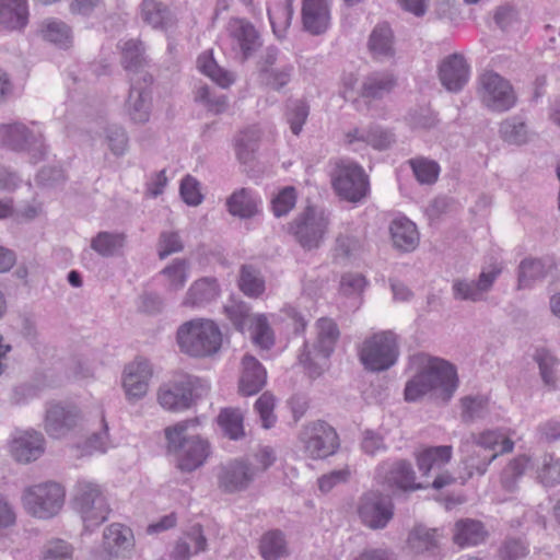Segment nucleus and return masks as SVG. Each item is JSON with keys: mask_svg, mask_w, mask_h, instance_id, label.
<instances>
[{"mask_svg": "<svg viewBox=\"0 0 560 560\" xmlns=\"http://www.w3.org/2000/svg\"><path fill=\"white\" fill-rule=\"evenodd\" d=\"M417 373L407 382L405 399L416 401L427 394L448 401L458 386L456 369L450 362L419 353L412 358Z\"/></svg>", "mask_w": 560, "mask_h": 560, "instance_id": "1", "label": "nucleus"}, {"mask_svg": "<svg viewBox=\"0 0 560 560\" xmlns=\"http://www.w3.org/2000/svg\"><path fill=\"white\" fill-rule=\"evenodd\" d=\"M196 420H186L165 429L167 451L176 457L177 467L182 471L191 472L203 465L210 453L207 441L198 435H188L189 425Z\"/></svg>", "mask_w": 560, "mask_h": 560, "instance_id": "2", "label": "nucleus"}, {"mask_svg": "<svg viewBox=\"0 0 560 560\" xmlns=\"http://www.w3.org/2000/svg\"><path fill=\"white\" fill-rule=\"evenodd\" d=\"M179 349L196 358L217 353L222 345V334L210 319L196 318L182 324L177 329Z\"/></svg>", "mask_w": 560, "mask_h": 560, "instance_id": "3", "label": "nucleus"}, {"mask_svg": "<svg viewBox=\"0 0 560 560\" xmlns=\"http://www.w3.org/2000/svg\"><path fill=\"white\" fill-rule=\"evenodd\" d=\"M330 224V213L315 206H307L289 224L288 232L305 250L317 249L324 242Z\"/></svg>", "mask_w": 560, "mask_h": 560, "instance_id": "4", "label": "nucleus"}, {"mask_svg": "<svg viewBox=\"0 0 560 560\" xmlns=\"http://www.w3.org/2000/svg\"><path fill=\"white\" fill-rule=\"evenodd\" d=\"M72 504L80 514L84 527L90 530L103 524L110 512L102 487L89 480L77 482Z\"/></svg>", "mask_w": 560, "mask_h": 560, "instance_id": "5", "label": "nucleus"}, {"mask_svg": "<svg viewBox=\"0 0 560 560\" xmlns=\"http://www.w3.org/2000/svg\"><path fill=\"white\" fill-rule=\"evenodd\" d=\"M316 326L317 339L313 345V351L305 343L304 351L299 357L300 362L308 370L313 377L319 376L323 373L339 338V329L334 320L319 318Z\"/></svg>", "mask_w": 560, "mask_h": 560, "instance_id": "6", "label": "nucleus"}, {"mask_svg": "<svg viewBox=\"0 0 560 560\" xmlns=\"http://www.w3.org/2000/svg\"><path fill=\"white\" fill-rule=\"evenodd\" d=\"M396 335L390 331L376 332L365 339L361 350L360 360L365 369L380 372L393 366L398 358Z\"/></svg>", "mask_w": 560, "mask_h": 560, "instance_id": "7", "label": "nucleus"}, {"mask_svg": "<svg viewBox=\"0 0 560 560\" xmlns=\"http://www.w3.org/2000/svg\"><path fill=\"white\" fill-rule=\"evenodd\" d=\"M331 184L337 195L349 202H359L369 191V179L363 168L349 161L336 164Z\"/></svg>", "mask_w": 560, "mask_h": 560, "instance_id": "8", "label": "nucleus"}, {"mask_svg": "<svg viewBox=\"0 0 560 560\" xmlns=\"http://www.w3.org/2000/svg\"><path fill=\"white\" fill-rule=\"evenodd\" d=\"M27 511L38 518H50L62 508L65 491L57 482H44L27 488L23 495Z\"/></svg>", "mask_w": 560, "mask_h": 560, "instance_id": "9", "label": "nucleus"}, {"mask_svg": "<svg viewBox=\"0 0 560 560\" xmlns=\"http://www.w3.org/2000/svg\"><path fill=\"white\" fill-rule=\"evenodd\" d=\"M478 93L481 103L495 113L510 110L517 101L512 84L493 71L480 75Z\"/></svg>", "mask_w": 560, "mask_h": 560, "instance_id": "10", "label": "nucleus"}, {"mask_svg": "<svg viewBox=\"0 0 560 560\" xmlns=\"http://www.w3.org/2000/svg\"><path fill=\"white\" fill-rule=\"evenodd\" d=\"M300 441L305 453L314 458H326L336 453L339 447L337 432L325 421H316L303 428Z\"/></svg>", "mask_w": 560, "mask_h": 560, "instance_id": "11", "label": "nucleus"}, {"mask_svg": "<svg viewBox=\"0 0 560 560\" xmlns=\"http://www.w3.org/2000/svg\"><path fill=\"white\" fill-rule=\"evenodd\" d=\"M0 144L13 151H28L34 163L44 159L46 147L40 133H34L22 122L0 126Z\"/></svg>", "mask_w": 560, "mask_h": 560, "instance_id": "12", "label": "nucleus"}, {"mask_svg": "<svg viewBox=\"0 0 560 560\" xmlns=\"http://www.w3.org/2000/svg\"><path fill=\"white\" fill-rule=\"evenodd\" d=\"M358 514L368 527L382 529L394 516L392 499L377 491L364 493L359 502Z\"/></svg>", "mask_w": 560, "mask_h": 560, "instance_id": "13", "label": "nucleus"}, {"mask_svg": "<svg viewBox=\"0 0 560 560\" xmlns=\"http://www.w3.org/2000/svg\"><path fill=\"white\" fill-rule=\"evenodd\" d=\"M197 378L185 375L179 380L170 381L160 386L158 401L170 411H182L190 408L195 401Z\"/></svg>", "mask_w": 560, "mask_h": 560, "instance_id": "14", "label": "nucleus"}, {"mask_svg": "<svg viewBox=\"0 0 560 560\" xmlns=\"http://www.w3.org/2000/svg\"><path fill=\"white\" fill-rule=\"evenodd\" d=\"M500 272V269L494 268L490 271H482L477 280L455 278L452 281V293L454 300L472 303L485 301L487 293L491 290Z\"/></svg>", "mask_w": 560, "mask_h": 560, "instance_id": "15", "label": "nucleus"}, {"mask_svg": "<svg viewBox=\"0 0 560 560\" xmlns=\"http://www.w3.org/2000/svg\"><path fill=\"white\" fill-rule=\"evenodd\" d=\"M81 420L79 408L72 404L54 402L46 409L45 430L49 436L59 439L73 430Z\"/></svg>", "mask_w": 560, "mask_h": 560, "instance_id": "16", "label": "nucleus"}, {"mask_svg": "<svg viewBox=\"0 0 560 560\" xmlns=\"http://www.w3.org/2000/svg\"><path fill=\"white\" fill-rule=\"evenodd\" d=\"M151 377L152 368L145 359H136L133 362L126 365L124 370L122 387L130 402H136L147 395Z\"/></svg>", "mask_w": 560, "mask_h": 560, "instance_id": "17", "label": "nucleus"}, {"mask_svg": "<svg viewBox=\"0 0 560 560\" xmlns=\"http://www.w3.org/2000/svg\"><path fill=\"white\" fill-rule=\"evenodd\" d=\"M254 469L244 460L235 459L222 465L218 471V486L226 493L240 492L254 480Z\"/></svg>", "mask_w": 560, "mask_h": 560, "instance_id": "18", "label": "nucleus"}, {"mask_svg": "<svg viewBox=\"0 0 560 560\" xmlns=\"http://www.w3.org/2000/svg\"><path fill=\"white\" fill-rule=\"evenodd\" d=\"M441 84L452 93H458L469 80V66L460 54H452L439 67Z\"/></svg>", "mask_w": 560, "mask_h": 560, "instance_id": "19", "label": "nucleus"}, {"mask_svg": "<svg viewBox=\"0 0 560 560\" xmlns=\"http://www.w3.org/2000/svg\"><path fill=\"white\" fill-rule=\"evenodd\" d=\"M149 86L142 81L130 78V91L125 107L133 122L144 124L150 118L151 92Z\"/></svg>", "mask_w": 560, "mask_h": 560, "instance_id": "20", "label": "nucleus"}, {"mask_svg": "<svg viewBox=\"0 0 560 560\" xmlns=\"http://www.w3.org/2000/svg\"><path fill=\"white\" fill-rule=\"evenodd\" d=\"M303 28L312 35L324 34L330 25V3L328 0H303Z\"/></svg>", "mask_w": 560, "mask_h": 560, "instance_id": "21", "label": "nucleus"}, {"mask_svg": "<svg viewBox=\"0 0 560 560\" xmlns=\"http://www.w3.org/2000/svg\"><path fill=\"white\" fill-rule=\"evenodd\" d=\"M230 36L238 46L243 59H247L261 46V38L255 26L244 20L234 19L229 24Z\"/></svg>", "mask_w": 560, "mask_h": 560, "instance_id": "22", "label": "nucleus"}, {"mask_svg": "<svg viewBox=\"0 0 560 560\" xmlns=\"http://www.w3.org/2000/svg\"><path fill=\"white\" fill-rule=\"evenodd\" d=\"M121 62L124 68L132 72L130 78L142 81L147 85L152 83V75L143 71L145 65L144 47L141 40L129 39L121 47Z\"/></svg>", "mask_w": 560, "mask_h": 560, "instance_id": "23", "label": "nucleus"}, {"mask_svg": "<svg viewBox=\"0 0 560 560\" xmlns=\"http://www.w3.org/2000/svg\"><path fill=\"white\" fill-rule=\"evenodd\" d=\"M440 537L436 528L417 524L408 533L406 549L411 555H433L440 548Z\"/></svg>", "mask_w": 560, "mask_h": 560, "instance_id": "24", "label": "nucleus"}, {"mask_svg": "<svg viewBox=\"0 0 560 560\" xmlns=\"http://www.w3.org/2000/svg\"><path fill=\"white\" fill-rule=\"evenodd\" d=\"M44 442L42 433L25 431L12 441V455L20 463L36 460L44 453Z\"/></svg>", "mask_w": 560, "mask_h": 560, "instance_id": "25", "label": "nucleus"}, {"mask_svg": "<svg viewBox=\"0 0 560 560\" xmlns=\"http://www.w3.org/2000/svg\"><path fill=\"white\" fill-rule=\"evenodd\" d=\"M243 372L240 378V393L252 396L260 392L266 384L267 373L260 362L253 355L246 354L242 360Z\"/></svg>", "mask_w": 560, "mask_h": 560, "instance_id": "26", "label": "nucleus"}, {"mask_svg": "<svg viewBox=\"0 0 560 560\" xmlns=\"http://www.w3.org/2000/svg\"><path fill=\"white\" fill-rule=\"evenodd\" d=\"M140 16L147 25L164 32L175 24V18L168 7L159 0H142Z\"/></svg>", "mask_w": 560, "mask_h": 560, "instance_id": "27", "label": "nucleus"}, {"mask_svg": "<svg viewBox=\"0 0 560 560\" xmlns=\"http://www.w3.org/2000/svg\"><path fill=\"white\" fill-rule=\"evenodd\" d=\"M389 232L393 245L400 252H412L419 245V233L416 224L407 218L392 221Z\"/></svg>", "mask_w": 560, "mask_h": 560, "instance_id": "28", "label": "nucleus"}, {"mask_svg": "<svg viewBox=\"0 0 560 560\" xmlns=\"http://www.w3.org/2000/svg\"><path fill=\"white\" fill-rule=\"evenodd\" d=\"M488 533L480 521L462 518L453 529V540L459 547L477 546L485 541Z\"/></svg>", "mask_w": 560, "mask_h": 560, "instance_id": "29", "label": "nucleus"}, {"mask_svg": "<svg viewBox=\"0 0 560 560\" xmlns=\"http://www.w3.org/2000/svg\"><path fill=\"white\" fill-rule=\"evenodd\" d=\"M28 22L26 0H0V25L7 30H22Z\"/></svg>", "mask_w": 560, "mask_h": 560, "instance_id": "30", "label": "nucleus"}, {"mask_svg": "<svg viewBox=\"0 0 560 560\" xmlns=\"http://www.w3.org/2000/svg\"><path fill=\"white\" fill-rule=\"evenodd\" d=\"M39 36L61 49L72 45V31L63 21L48 18L38 24Z\"/></svg>", "mask_w": 560, "mask_h": 560, "instance_id": "31", "label": "nucleus"}, {"mask_svg": "<svg viewBox=\"0 0 560 560\" xmlns=\"http://www.w3.org/2000/svg\"><path fill=\"white\" fill-rule=\"evenodd\" d=\"M219 295V287L215 279L201 278L196 280L188 289L183 305L200 307L214 301Z\"/></svg>", "mask_w": 560, "mask_h": 560, "instance_id": "32", "label": "nucleus"}, {"mask_svg": "<svg viewBox=\"0 0 560 560\" xmlns=\"http://www.w3.org/2000/svg\"><path fill=\"white\" fill-rule=\"evenodd\" d=\"M127 242L124 232L101 231L91 238L90 247L103 258L118 256Z\"/></svg>", "mask_w": 560, "mask_h": 560, "instance_id": "33", "label": "nucleus"}, {"mask_svg": "<svg viewBox=\"0 0 560 560\" xmlns=\"http://www.w3.org/2000/svg\"><path fill=\"white\" fill-rule=\"evenodd\" d=\"M104 547L115 557H122L132 547V534L121 524H110L104 530Z\"/></svg>", "mask_w": 560, "mask_h": 560, "instance_id": "34", "label": "nucleus"}, {"mask_svg": "<svg viewBox=\"0 0 560 560\" xmlns=\"http://www.w3.org/2000/svg\"><path fill=\"white\" fill-rule=\"evenodd\" d=\"M226 208L230 214L241 219H249L258 213L257 200L248 188L235 190L226 199Z\"/></svg>", "mask_w": 560, "mask_h": 560, "instance_id": "35", "label": "nucleus"}, {"mask_svg": "<svg viewBox=\"0 0 560 560\" xmlns=\"http://www.w3.org/2000/svg\"><path fill=\"white\" fill-rule=\"evenodd\" d=\"M386 481L404 491L418 490L423 488L416 482V474L411 463L407 460L395 462L386 474Z\"/></svg>", "mask_w": 560, "mask_h": 560, "instance_id": "36", "label": "nucleus"}, {"mask_svg": "<svg viewBox=\"0 0 560 560\" xmlns=\"http://www.w3.org/2000/svg\"><path fill=\"white\" fill-rule=\"evenodd\" d=\"M451 458L452 446H431L417 455V465L419 470L427 476L433 469H441Z\"/></svg>", "mask_w": 560, "mask_h": 560, "instance_id": "37", "label": "nucleus"}, {"mask_svg": "<svg viewBox=\"0 0 560 560\" xmlns=\"http://www.w3.org/2000/svg\"><path fill=\"white\" fill-rule=\"evenodd\" d=\"M396 85V80L387 73H372L368 75L361 88V96L369 100H381Z\"/></svg>", "mask_w": 560, "mask_h": 560, "instance_id": "38", "label": "nucleus"}, {"mask_svg": "<svg viewBox=\"0 0 560 560\" xmlns=\"http://www.w3.org/2000/svg\"><path fill=\"white\" fill-rule=\"evenodd\" d=\"M260 553L265 560H279L288 555L284 535L279 529L267 532L260 539Z\"/></svg>", "mask_w": 560, "mask_h": 560, "instance_id": "39", "label": "nucleus"}, {"mask_svg": "<svg viewBox=\"0 0 560 560\" xmlns=\"http://www.w3.org/2000/svg\"><path fill=\"white\" fill-rule=\"evenodd\" d=\"M244 417L238 408H223L218 416V423L224 435L231 440H238L244 436Z\"/></svg>", "mask_w": 560, "mask_h": 560, "instance_id": "40", "label": "nucleus"}, {"mask_svg": "<svg viewBox=\"0 0 560 560\" xmlns=\"http://www.w3.org/2000/svg\"><path fill=\"white\" fill-rule=\"evenodd\" d=\"M534 360L538 364L539 373L545 385L556 388L557 385V366L560 361L549 350L545 348L537 349Z\"/></svg>", "mask_w": 560, "mask_h": 560, "instance_id": "41", "label": "nucleus"}, {"mask_svg": "<svg viewBox=\"0 0 560 560\" xmlns=\"http://www.w3.org/2000/svg\"><path fill=\"white\" fill-rule=\"evenodd\" d=\"M240 289L250 298H257L265 291V280L259 270L250 265H244L241 268Z\"/></svg>", "mask_w": 560, "mask_h": 560, "instance_id": "42", "label": "nucleus"}, {"mask_svg": "<svg viewBox=\"0 0 560 560\" xmlns=\"http://www.w3.org/2000/svg\"><path fill=\"white\" fill-rule=\"evenodd\" d=\"M499 132L501 138L510 144H523L527 141V126L518 116L503 120Z\"/></svg>", "mask_w": 560, "mask_h": 560, "instance_id": "43", "label": "nucleus"}, {"mask_svg": "<svg viewBox=\"0 0 560 560\" xmlns=\"http://www.w3.org/2000/svg\"><path fill=\"white\" fill-rule=\"evenodd\" d=\"M310 106L303 100H289L285 105V120L293 135L298 136L308 117Z\"/></svg>", "mask_w": 560, "mask_h": 560, "instance_id": "44", "label": "nucleus"}, {"mask_svg": "<svg viewBox=\"0 0 560 560\" xmlns=\"http://www.w3.org/2000/svg\"><path fill=\"white\" fill-rule=\"evenodd\" d=\"M415 177L422 185H432L438 180L440 166L435 161L416 158L408 161Z\"/></svg>", "mask_w": 560, "mask_h": 560, "instance_id": "45", "label": "nucleus"}, {"mask_svg": "<svg viewBox=\"0 0 560 560\" xmlns=\"http://www.w3.org/2000/svg\"><path fill=\"white\" fill-rule=\"evenodd\" d=\"M369 46L376 56H392L393 34L390 28L387 25H377L370 36Z\"/></svg>", "mask_w": 560, "mask_h": 560, "instance_id": "46", "label": "nucleus"}, {"mask_svg": "<svg viewBox=\"0 0 560 560\" xmlns=\"http://www.w3.org/2000/svg\"><path fill=\"white\" fill-rule=\"evenodd\" d=\"M224 311L233 326L238 331H244L247 328L252 319L255 317L250 314V307L242 301H230L225 306Z\"/></svg>", "mask_w": 560, "mask_h": 560, "instance_id": "47", "label": "nucleus"}, {"mask_svg": "<svg viewBox=\"0 0 560 560\" xmlns=\"http://www.w3.org/2000/svg\"><path fill=\"white\" fill-rule=\"evenodd\" d=\"M198 67L199 69L210 77L213 81H215L219 85L225 88L229 86L233 79L231 74L223 69H221L215 60L213 59L211 54L205 52L198 58Z\"/></svg>", "mask_w": 560, "mask_h": 560, "instance_id": "48", "label": "nucleus"}, {"mask_svg": "<svg viewBox=\"0 0 560 560\" xmlns=\"http://www.w3.org/2000/svg\"><path fill=\"white\" fill-rule=\"evenodd\" d=\"M162 273L166 277L171 290L178 291L184 288L188 278V262L185 259H174Z\"/></svg>", "mask_w": 560, "mask_h": 560, "instance_id": "49", "label": "nucleus"}, {"mask_svg": "<svg viewBox=\"0 0 560 560\" xmlns=\"http://www.w3.org/2000/svg\"><path fill=\"white\" fill-rule=\"evenodd\" d=\"M538 479L545 487H553L560 483V459L551 454L544 455L541 466L538 469Z\"/></svg>", "mask_w": 560, "mask_h": 560, "instance_id": "50", "label": "nucleus"}, {"mask_svg": "<svg viewBox=\"0 0 560 560\" xmlns=\"http://www.w3.org/2000/svg\"><path fill=\"white\" fill-rule=\"evenodd\" d=\"M296 198L293 186L282 188L271 200L272 213L278 218L287 215L295 207Z\"/></svg>", "mask_w": 560, "mask_h": 560, "instance_id": "51", "label": "nucleus"}, {"mask_svg": "<svg viewBox=\"0 0 560 560\" xmlns=\"http://www.w3.org/2000/svg\"><path fill=\"white\" fill-rule=\"evenodd\" d=\"M42 560H73V547L63 539L48 540L43 546Z\"/></svg>", "mask_w": 560, "mask_h": 560, "instance_id": "52", "label": "nucleus"}, {"mask_svg": "<svg viewBox=\"0 0 560 560\" xmlns=\"http://www.w3.org/2000/svg\"><path fill=\"white\" fill-rule=\"evenodd\" d=\"M275 406H276V398L269 392H265L256 400V402L254 405L255 410L259 415L261 425L265 429L272 428L277 421V417L273 413Z\"/></svg>", "mask_w": 560, "mask_h": 560, "instance_id": "53", "label": "nucleus"}, {"mask_svg": "<svg viewBox=\"0 0 560 560\" xmlns=\"http://www.w3.org/2000/svg\"><path fill=\"white\" fill-rule=\"evenodd\" d=\"M545 277V265L540 259H524L518 267V287H528L533 280Z\"/></svg>", "mask_w": 560, "mask_h": 560, "instance_id": "54", "label": "nucleus"}, {"mask_svg": "<svg viewBox=\"0 0 560 560\" xmlns=\"http://www.w3.org/2000/svg\"><path fill=\"white\" fill-rule=\"evenodd\" d=\"M294 67L292 65H284L281 68L265 69L261 74L266 85L275 91L282 90L292 79Z\"/></svg>", "mask_w": 560, "mask_h": 560, "instance_id": "55", "label": "nucleus"}, {"mask_svg": "<svg viewBox=\"0 0 560 560\" xmlns=\"http://www.w3.org/2000/svg\"><path fill=\"white\" fill-rule=\"evenodd\" d=\"M462 418L465 422H472L488 413V400L483 397H465L462 399Z\"/></svg>", "mask_w": 560, "mask_h": 560, "instance_id": "56", "label": "nucleus"}, {"mask_svg": "<svg viewBox=\"0 0 560 560\" xmlns=\"http://www.w3.org/2000/svg\"><path fill=\"white\" fill-rule=\"evenodd\" d=\"M184 249V243L178 232L163 231L158 242V255L160 259H165L172 254Z\"/></svg>", "mask_w": 560, "mask_h": 560, "instance_id": "57", "label": "nucleus"}, {"mask_svg": "<svg viewBox=\"0 0 560 560\" xmlns=\"http://www.w3.org/2000/svg\"><path fill=\"white\" fill-rule=\"evenodd\" d=\"M248 328L253 331L254 341L260 347L268 349L273 345L272 332L264 315H255Z\"/></svg>", "mask_w": 560, "mask_h": 560, "instance_id": "58", "label": "nucleus"}, {"mask_svg": "<svg viewBox=\"0 0 560 560\" xmlns=\"http://www.w3.org/2000/svg\"><path fill=\"white\" fill-rule=\"evenodd\" d=\"M258 135L255 130H246L236 139V155L242 163L249 162L257 149Z\"/></svg>", "mask_w": 560, "mask_h": 560, "instance_id": "59", "label": "nucleus"}, {"mask_svg": "<svg viewBox=\"0 0 560 560\" xmlns=\"http://www.w3.org/2000/svg\"><path fill=\"white\" fill-rule=\"evenodd\" d=\"M493 19L495 24L504 32L513 31L521 24L518 11L510 4L499 7Z\"/></svg>", "mask_w": 560, "mask_h": 560, "instance_id": "60", "label": "nucleus"}, {"mask_svg": "<svg viewBox=\"0 0 560 560\" xmlns=\"http://www.w3.org/2000/svg\"><path fill=\"white\" fill-rule=\"evenodd\" d=\"M529 459L526 456H518L514 458L503 471L502 482L505 488L512 490L514 485L521 476L524 475L528 468Z\"/></svg>", "mask_w": 560, "mask_h": 560, "instance_id": "61", "label": "nucleus"}, {"mask_svg": "<svg viewBox=\"0 0 560 560\" xmlns=\"http://www.w3.org/2000/svg\"><path fill=\"white\" fill-rule=\"evenodd\" d=\"M179 192L184 202L188 206H198L202 202L203 196L200 192V184L190 175H186L182 179Z\"/></svg>", "mask_w": 560, "mask_h": 560, "instance_id": "62", "label": "nucleus"}, {"mask_svg": "<svg viewBox=\"0 0 560 560\" xmlns=\"http://www.w3.org/2000/svg\"><path fill=\"white\" fill-rule=\"evenodd\" d=\"M501 438L502 435L495 431H487L481 433L478 438H476V441L472 446L474 453L477 456L482 457V459L479 463L483 460L485 455H489L493 452H497L495 447L499 445Z\"/></svg>", "mask_w": 560, "mask_h": 560, "instance_id": "63", "label": "nucleus"}, {"mask_svg": "<svg viewBox=\"0 0 560 560\" xmlns=\"http://www.w3.org/2000/svg\"><path fill=\"white\" fill-rule=\"evenodd\" d=\"M105 135L110 151L116 155L124 154L128 144L125 129L117 125H110L106 128Z\"/></svg>", "mask_w": 560, "mask_h": 560, "instance_id": "64", "label": "nucleus"}]
</instances>
